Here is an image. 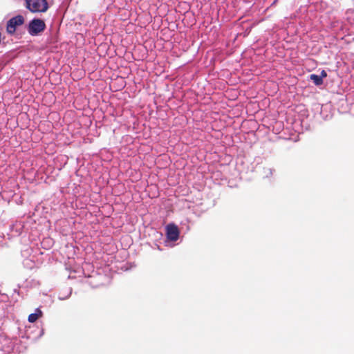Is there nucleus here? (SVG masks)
<instances>
[{
    "instance_id": "obj_1",
    "label": "nucleus",
    "mask_w": 354,
    "mask_h": 354,
    "mask_svg": "<svg viewBox=\"0 0 354 354\" xmlns=\"http://www.w3.org/2000/svg\"><path fill=\"white\" fill-rule=\"evenodd\" d=\"M26 4L31 12H45L48 9L46 0H26Z\"/></svg>"
},
{
    "instance_id": "obj_2",
    "label": "nucleus",
    "mask_w": 354,
    "mask_h": 354,
    "mask_svg": "<svg viewBox=\"0 0 354 354\" xmlns=\"http://www.w3.org/2000/svg\"><path fill=\"white\" fill-rule=\"evenodd\" d=\"M46 28L45 22L40 19H34L30 21L28 32L32 36L38 35Z\"/></svg>"
},
{
    "instance_id": "obj_3",
    "label": "nucleus",
    "mask_w": 354,
    "mask_h": 354,
    "mask_svg": "<svg viewBox=\"0 0 354 354\" xmlns=\"http://www.w3.org/2000/svg\"><path fill=\"white\" fill-rule=\"evenodd\" d=\"M24 23V18L22 15L15 16L7 22L6 31L10 35H13L17 29V27L21 26Z\"/></svg>"
},
{
    "instance_id": "obj_4",
    "label": "nucleus",
    "mask_w": 354,
    "mask_h": 354,
    "mask_svg": "<svg viewBox=\"0 0 354 354\" xmlns=\"http://www.w3.org/2000/svg\"><path fill=\"white\" fill-rule=\"evenodd\" d=\"M167 236L171 241H176L179 237V230L178 227L174 224H169L167 226Z\"/></svg>"
},
{
    "instance_id": "obj_5",
    "label": "nucleus",
    "mask_w": 354,
    "mask_h": 354,
    "mask_svg": "<svg viewBox=\"0 0 354 354\" xmlns=\"http://www.w3.org/2000/svg\"><path fill=\"white\" fill-rule=\"evenodd\" d=\"M42 315V312L39 309H37L36 313L29 315L28 320L30 323L35 322Z\"/></svg>"
},
{
    "instance_id": "obj_6",
    "label": "nucleus",
    "mask_w": 354,
    "mask_h": 354,
    "mask_svg": "<svg viewBox=\"0 0 354 354\" xmlns=\"http://www.w3.org/2000/svg\"><path fill=\"white\" fill-rule=\"evenodd\" d=\"M310 78L316 86H319L323 84L322 77H319L317 75L312 74L310 75Z\"/></svg>"
},
{
    "instance_id": "obj_7",
    "label": "nucleus",
    "mask_w": 354,
    "mask_h": 354,
    "mask_svg": "<svg viewBox=\"0 0 354 354\" xmlns=\"http://www.w3.org/2000/svg\"><path fill=\"white\" fill-rule=\"evenodd\" d=\"M319 77H322V79H323L324 77H326L327 76V73H326V72L325 71L323 70L321 72V75H319Z\"/></svg>"
}]
</instances>
